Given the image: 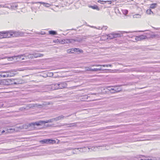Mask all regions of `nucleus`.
<instances>
[{"label": "nucleus", "instance_id": "nucleus-1", "mask_svg": "<svg viewBox=\"0 0 160 160\" xmlns=\"http://www.w3.org/2000/svg\"><path fill=\"white\" fill-rule=\"evenodd\" d=\"M22 32L19 31L14 32L12 31L1 32V39L8 38L11 37H18L22 36Z\"/></svg>", "mask_w": 160, "mask_h": 160}, {"label": "nucleus", "instance_id": "nucleus-2", "mask_svg": "<svg viewBox=\"0 0 160 160\" xmlns=\"http://www.w3.org/2000/svg\"><path fill=\"white\" fill-rule=\"evenodd\" d=\"M51 121H39V122L29 123L27 125V127L28 128L31 127V129H34L35 128V125L40 126L51 122Z\"/></svg>", "mask_w": 160, "mask_h": 160}, {"label": "nucleus", "instance_id": "nucleus-3", "mask_svg": "<svg viewBox=\"0 0 160 160\" xmlns=\"http://www.w3.org/2000/svg\"><path fill=\"white\" fill-rule=\"evenodd\" d=\"M39 142L42 144L55 143L56 141L51 139H47L40 140Z\"/></svg>", "mask_w": 160, "mask_h": 160}, {"label": "nucleus", "instance_id": "nucleus-4", "mask_svg": "<svg viewBox=\"0 0 160 160\" xmlns=\"http://www.w3.org/2000/svg\"><path fill=\"white\" fill-rule=\"evenodd\" d=\"M84 38H86L76 37L75 39H70L71 43H73L75 42H80L82 41Z\"/></svg>", "mask_w": 160, "mask_h": 160}, {"label": "nucleus", "instance_id": "nucleus-5", "mask_svg": "<svg viewBox=\"0 0 160 160\" xmlns=\"http://www.w3.org/2000/svg\"><path fill=\"white\" fill-rule=\"evenodd\" d=\"M58 89H61L66 87L67 84L65 82H61L58 83Z\"/></svg>", "mask_w": 160, "mask_h": 160}, {"label": "nucleus", "instance_id": "nucleus-6", "mask_svg": "<svg viewBox=\"0 0 160 160\" xmlns=\"http://www.w3.org/2000/svg\"><path fill=\"white\" fill-rule=\"evenodd\" d=\"M14 85H18L20 84H22L23 83L24 81L19 78L14 79Z\"/></svg>", "mask_w": 160, "mask_h": 160}, {"label": "nucleus", "instance_id": "nucleus-7", "mask_svg": "<svg viewBox=\"0 0 160 160\" xmlns=\"http://www.w3.org/2000/svg\"><path fill=\"white\" fill-rule=\"evenodd\" d=\"M8 72L7 71H1V77L5 78L8 77L10 75L8 74Z\"/></svg>", "mask_w": 160, "mask_h": 160}, {"label": "nucleus", "instance_id": "nucleus-8", "mask_svg": "<svg viewBox=\"0 0 160 160\" xmlns=\"http://www.w3.org/2000/svg\"><path fill=\"white\" fill-rule=\"evenodd\" d=\"M117 72H132L133 71V70H132V69H125L124 70H117Z\"/></svg>", "mask_w": 160, "mask_h": 160}, {"label": "nucleus", "instance_id": "nucleus-9", "mask_svg": "<svg viewBox=\"0 0 160 160\" xmlns=\"http://www.w3.org/2000/svg\"><path fill=\"white\" fill-rule=\"evenodd\" d=\"M8 79H1V86L3 85H8Z\"/></svg>", "mask_w": 160, "mask_h": 160}, {"label": "nucleus", "instance_id": "nucleus-10", "mask_svg": "<svg viewBox=\"0 0 160 160\" xmlns=\"http://www.w3.org/2000/svg\"><path fill=\"white\" fill-rule=\"evenodd\" d=\"M147 38L146 36L142 35L138 36L136 38V40L138 41H139L145 39Z\"/></svg>", "mask_w": 160, "mask_h": 160}, {"label": "nucleus", "instance_id": "nucleus-11", "mask_svg": "<svg viewBox=\"0 0 160 160\" xmlns=\"http://www.w3.org/2000/svg\"><path fill=\"white\" fill-rule=\"evenodd\" d=\"M68 117V116H64L62 115L59 116L57 117L56 118H54L52 119H50L49 120H60L62 119H66V118Z\"/></svg>", "mask_w": 160, "mask_h": 160}, {"label": "nucleus", "instance_id": "nucleus-12", "mask_svg": "<svg viewBox=\"0 0 160 160\" xmlns=\"http://www.w3.org/2000/svg\"><path fill=\"white\" fill-rule=\"evenodd\" d=\"M72 52H73V53H82L83 51L82 50L78 48H72Z\"/></svg>", "mask_w": 160, "mask_h": 160}, {"label": "nucleus", "instance_id": "nucleus-13", "mask_svg": "<svg viewBox=\"0 0 160 160\" xmlns=\"http://www.w3.org/2000/svg\"><path fill=\"white\" fill-rule=\"evenodd\" d=\"M58 83L52 84L51 85V88L52 90L58 89Z\"/></svg>", "mask_w": 160, "mask_h": 160}, {"label": "nucleus", "instance_id": "nucleus-14", "mask_svg": "<svg viewBox=\"0 0 160 160\" xmlns=\"http://www.w3.org/2000/svg\"><path fill=\"white\" fill-rule=\"evenodd\" d=\"M59 42L62 44H64V43H71L70 39H66L62 40H59Z\"/></svg>", "mask_w": 160, "mask_h": 160}, {"label": "nucleus", "instance_id": "nucleus-15", "mask_svg": "<svg viewBox=\"0 0 160 160\" xmlns=\"http://www.w3.org/2000/svg\"><path fill=\"white\" fill-rule=\"evenodd\" d=\"M24 54L26 55V56H24V57H25L26 58H27L29 59H32L33 58V54H30L29 53H26Z\"/></svg>", "mask_w": 160, "mask_h": 160}, {"label": "nucleus", "instance_id": "nucleus-16", "mask_svg": "<svg viewBox=\"0 0 160 160\" xmlns=\"http://www.w3.org/2000/svg\"><path fill=\"white\" fill-rule=\"evenodd\" d=\"M108 90H109L110 92L112 93H114L120 91V90H118V88L116 89L115 88H111L110 89H108Z\"/></svg>", "mask_w": 160, "mask_h": 160}, {"label": "nucleus", "instance_id": "nucleus-17", "mask_svg": "<svg viewBox=\"0 0 160 160\" xmlns=\"http://www.w3.org/2000/svg\"><path fill=\"white\" fill-rule=\"evenodd\" d=\"M112 2H114L113 1H101V0H98V2L102 4H104L106 2H108V4H111L112 3Z\"/></svg>", "mask_w": 160, "mask_h": 160}, {"label": "nucleus", "instance_id": "nucleus-18", "mask_svg": "<svg viewBox=\"0 0 160 160\" xmlns=\"http://www.w3.org/2000/svg\"><path fill=\"white\" fill-rule=\"evenodd\" d=\"M43 54L39 53H35L33 54V58H37L38 57H41L43 56Z\"/></svg>", "mask_w": 160, "mask_h": 160}, {"label": "nucleus", "instance_id": "nucleus-19", "mask_svg": "<svg viewBox=\"0 0 160 160\" xmlns=\"http://www.w3.org/2000/svg\"><path fill=\"white\" fill-rule=\"evenodd\" d=\"M8 85L14 84V80L13 78L8 79Z\"/></svg>", "mask_w": 160, "mask_h": 160}, {"label": "nucleus", "instance_id": "nucleus-20", "mask_svg": "<svg viewBox=\"0 0 160 160\" xmlns=\"http://www.w3.org/2000/svg\"><path fill=\"white\" fill-rule=\"evenodd\" d=\"M89 7L93 9H96L98 11H99L100 10V9L99 7L96 5H94L93 6L91 5L89 6Z\"/></svg>", "mask_w": 160, "mask_h": 160}, {"label": "nucleus", "instance_id": "nucleus-21", "mask_svg": "<svg viewBox=\"0 0 160 160\" xmlns=\"http://www.w3.org/2000/svg\"><path fill=\"white\" fill-rule=\"evenodd\" d=\"M49 34L51 35H54L57 34L56 31L53 30H50L49 31Z\"/></svg>", "mask_w": 160, "mask_h": 160}, {"label": "nucleus", "instance_id": "nucleus-22", "mask_svg": "<svg viewBox=\"0 0 160 160\" xmlns=\"http://www.w3.org/2000/svg\"><path fill=\"white\" fill-rule=\"evenodd\" d=\"M18 6L17 3H12L11 5L12 8L14 9H17Z\"/></svg>", "mask_w": 160, "mask_h": 160}, {"label": "nucleus", "instance_id": "nucleus-23", "mask_svg": "<svg viewBox=\"0 0 160 160\" xmlns=\"http://www.w3.org/2000/svg\"><path fill=\"white\" fill-rule=\"evenodd\" d=\"M158 6L157 3H153L151 4L150 6V8L152 9H154L156 8Z\"/></svg>", "mask_w": 160, "mask_h": 160}, {"label": "nucleus", "instance_id": "nucleus-24", "mask_svg": "<svg viewBox=\"0 0 160 160\" xmlns=\"http://www.w3.org/2000/svg\"><path fill=\"white\" fill-rule=\"evenodd\" d=\"M108 39H112L114 38L113 33H111L107 35Z\"/></svg>", "mask_w": 160, "mask_h": 160}, {"label": "nucleus", "instance_id": "nucleus-25", "mask_svg": "<svg viewBox=\"0 0 160 160\" xmlns=\"http://www.w3.org/2000/svg\"><path fill=\"white\" fill-rule=\"evenodd\" d=\"M72 153L73 154H77L79 153V148H76L74 149L73 151H72Z\"/></svg>", "mask_w": 160, "mask_h": 160}, {"label": "nucleus", "instance_id": "nucleus-26", "mask_svg": "<svg viewBox=\"0 0 160 160\" xmlns=\"http://www.w3.org/2000/svg\"><path fill=\"white\" fill-rule=\"evenodd\" d=\"M24 56H26V55L24 54H22L19 55H18L14 56H15V58H18L21 59L22 58V57H24Z\"/></svg>", "mask_w": 160, "mask_h": 160}, {"label": "nucleus", "instance_id": "nucleus-27", "mask_svg": "<svg viewBox=\"0 0 160 160\" xmlns=\"http://www.w3.org/2000/svg\"><path fill=\"white\" fill-rule=\"evenodd\" d=\"M103 69H102L101 68H93L91 70V71H100L102 70H103Z\"/></svg>", "mask_w": 160, "mask_h": 160}, {"label": "nucleus", "instance_id": "nucleus-28", "mask_svg": "<svg viewBox=\"0 0 160 160\" xmlns=\"http://www.w3.org/2000/svg\"><path fill=\"white\" fill-rule=\"evenodd\" d=\"M114 38H116L117 37H119L121 36V34L118 33H113Z\"/></svg>", "mask_w": 160, "mask_h": 160}, {"label": "nucleus", "instance_id": "nucleus-29", "mask_svg": "<svg viewBox=\"0 0 160 160\" xmlns=\"http://www.w3.org/2000/svg\"><path fill=\"white\" fill-rule=\"evenodd\" d=\"M39 3L42 4L45 7H48L50 6V4L48 3H46L45 2H40Z\"/></svg>", "mask_w": 160, "mask_h": 160}, {"label": "nucleus", "instance_id": "nucleus-30", "mask_svg": "<svg viewBox=\"0 0 160 160\" xmlns=\"http://www.w3.org/2000/svg\"><path fill=\"white\" fill-rule=\"evenodd\" d=\"M4 89L5 88H4L3 86H1V93L7 92L4 90Z\"/></svg>", "mask_w": 160, "mask_h": 160}, {"label": "nucleus", "instance_id": "nucleus-31", "mask_svg": "<svg viewBox=\"0 0 160 160\" xmlns=\"http://www.w3.org/2000/svg\"><path fill=\"white\" fill-rule=\"evenodd\" d=\"M146 13L148 14H150L151 13H152L153 14H154V13L151 10V9H148L146 11Z\"/></svg>", "mask_w": 160, "mask_h": 160}, {"label": "nucleus", "instance_id": "nucleus-32", "mask_svg": "<svg viewBox=\"0 0 160 160\" xmlns=\"http://www.w3.org/2000/svg\"><path fill=\"white\" fill-rule=\"evenodd\" d=\"M15 58V56H12L11 57H7L6 59L8 61H12V60L14 59V58Z\"/></svg>", "mask_w": 160, "mask_h": 160}, {"label": "nucleus", "instance_id": "nucleus-33", "mask_svg": "<svg viewBox=\"0 0 160 160\" xmlns=\"http://www.w3.org/2000/svg\"><path fill=\"white\" fill-rule=\"evenodd\" d=\"M134 18H140L141 17V15L139 14H137L133 16Z\"/></svg>", "mask_w": 160, "mask_h": 160}, {"label": "nucleus", "instance_id": "nucleus-34", "mask_svg": "<svg viewBox=\"0 0 160 160\" xmlns=\"http://www.w3.org/2000/svg\"><path fill=\"white\" fill-rule=\"evenodd\" d=\"M83 152H85L87 151H89V148L87 147H84L82 148Z\"/></svg>", "mask_w": 160, "mask_h": 160}, {"label": "nucleus", "instance_id": "nucleus-35", "mask_svg": "<svg viewBox=\"0 0 160 160\" xmlns=\"http://www.w3.org/2000/svg\"><path fill=\"white\" fill-rule=\"evenodd\" d=\"M35 105L36 107L39 108H41L45 105L43 103L42 104H36Z\"/></svg>", "mask_w": 160, "mask_h": 160}, {"label": "nucleus", "instance_id": "nucleus-36", "mask_svg": "<svg viewBox=\"0 0 160 160\" xmlns=\"http://www.w3.org/2000/svg\"><path fill=\"white\" fill-rule=\"evenodd\" d=\"M13 130L12 128H9L6 131V133H10L13 131Z\"/></svg>", "mask_w": 160, "mask_h": 160}, {"label": "nucleus", "instance_id": "nucleus-37", "mask_svg": "<svg viewBox=\"0 0 160 160\" xmlns=\"http://www.w3.org/2000/svg\"><path fill=\"white\" fill-rule=\"evenodd\" d=\"M85 70L86 71H91V70L92 69V68H89V67H86L85 68Z\"/></svg>", "mask_w": 160, "mask_h": 160}, {"label": "nucleus", "instance_id": "nucleus-38", "mask_svg": "<svg viewBox=\"0 0 160 160\" xmlns=\"http://www.w3.org/2000/svg\"><path fill=\"white\" fill-rule=\"evenodd\" d=\"M72 50V48H70L69 49H68V52L69 53H73V52H72V51L71 50Z\"/></svg>", "mask_w": 160, "mask_h": 160}, {"label": "nucleus", "instance_id": "nucleus-39", "mask_svg": "<svg viewBox=\"0 0 160 160\" xmlns=\"http://www.w3.org/2000/svg\"><path fill=\"white\" fill-rule=\"evenodd\" d=\"M122 34H123L124 33H129L131 32H126V31H121L120 32Z\"/></svg>", "mask_w": 160, "mask_h": 160}, {"label": "nucleus", "instance_id": "nucleus-40", "mask_svg": "<svg viewBox=\"0 0 160 160\" xmlns=\"http://www.w3.org/2000/svg\"><path fill=\"white\" fill-rule=\"evenodd\" d=\"M8 74H9V75H10V76H9L8 77H10L13 76V75H14V74H13V73H12L11 72H8Z\"/></svg>", "mask_w": 160, "mask_h": 160}, {"label": "nucleus", "instance_id": "nucleus-41", "mask_svg": "<svg viewBox=\"0 0 160 160\" xmlns=\"http://www.w3.org/2000/svg\"><path fill=\"white\" fill-rule=\"evenodd\" d=\"M6 58H7L6 57H4L2 55H1V59H6Z\"/></svg>", "mask_w": 160, "mask_h": 160}, {"label": "nucleus", "instance_id": "nucleus-42", "mask_svg": "<svg viewBox=\"0 0 160 160\" xmlns=\"http://www.w3.org/2000/svg\"><path fill=\"white\" fill-rule=\"evenodd\" d=\"M79 148V152H83V148Z\"/></svg>", "mask_w": 160, "mask_h": 160}, {"label": "nucleus", "instance_id": "nucleus-43", "mask_svg": "<svg viewBox=\"0 0 160 160\" xmlns=\"http://www.w3.org/2000/svg\"><path fill=\"white\" fill-rule=\"evenodd\" d=\"M128 10H125L124 11V12H123V13L125 14H128Z\"/></svg>", "mask_w": 160, "mask_h": 160}, {"label": "nucleus", "instance_id": "nucleus-44", "mask_svg": "<svg viewBox=\"0 0 160 160\" xmlns=\"http://www.w3.org/2000/svg\"><path fill=\"white\" fill-rule=\"evenodd\" d=\"M102 66V65L100 64H95L93 65V66H96V67H98V66Z\"/></svg>", "mask_w": 160, "mask_h": 160}, {"label": "nucleus", "instance_id": "nucleus-45", "mask_svg": "<svg viewBox=\"0 0 160 160\" xmlns=\"http://www.w3.org/2000/svg\"><path fill=\"white\" fill-rule=\"evenodd\" d=\"M59 40L58 39H57V40H54L53 41V42H59Z\"/></svg>", "mask_w": 160, "mask_h": 160}, {"label": "nucleus", "instance_id": "nucleus-46", "mask_svg": "<svg viewBox=\"0 0 160 160\" xmlns=\"http://www.w3.org/2000/svg\"><path fill=\"white\" fill-rule=\"evenodd\" d=\"M0 105H1V108L2 107H5V106H3V103L1 102Z\"/></svg>", "mask_w": 160, "mask_h": 160}, {"label": "nucleus", "instance_id": "nucleus-47", "mask_svg": "<svg viewBox=\"0 0 160 160\" xmlns=\"http://www.w3.org/2000/svg\"><path fill=\"white\" fill-rule=\"evenodd\" d=\"M102 66L103 67H108V64L102 65Z\"/></svg>", "mask_w": 160, "mask_h": 160}, {"label": "nucleus", "instance_id": "nucleus-48", "mask_svg": "<svg viewBox=\"0 0 160 160\" xmlns=\"http://www.w3.org/2000/svg\"><path fill=\"white\" fill-rule=\"evenodd\" d=\"M107 26H104L102 28V29L103 28V29H104L105 30H106V29H107Z\"/></svg>", "mask_w": 160, "mask_h": 160}, {"label": "nucleus", "instance_id": "nucleus-49", "mask_svg": "<svg viewBox=\"0 0 160 160\" xmlns=\"http://www.w3.org/2000/svg\"><path fill=\"white\" fill-rule=\"evenodd\" d=\"M95 159L94 158H89V159H83L82 160H93Z\"/></svg>", "mask_w": 160, "mask_h": 160}, {"label": "nucleus", "instance_id": "nucleus-50", "mask_svg": "<svg viewBox=\"0 0 160 160\" xmlns=\"http://www.w3.org/2000/svg\"><path fill=\"white\" fill-rule=\"evenodd\" d=\"M156 36V35H154V34H152V35H151V37L152 38H153V37H155Z\"/></svg>", "mask_w": 160, "mask_h": 160}, {"label": "nucleus", "instance_id": "nucleus-51", "mask_svg": "<svg viewBox=\"0 0 160 160\" xmlns=\"http://www.w3.org/2000/svg\"><path fill=\"white\" fill-rule=\"evenodd\" d=\"M71 126H74L75 125V123H72L70 124Z\"/></svg>", "mask_w": 160, "mask_h": 160}, {"label": "nucleus", "instance_id": "nucleus-52", "mask_svg": "<svg viewBox=\"0 0 160 160\" xmlns=\"http://www.w3.org/2000/svg\"><path fill=\"white\" fill-rule=\"evenodd\" d=\"M50 76H53V74L52 73H50Z\"/></svg>", "mask_w": 160, "mask_h": 160}, {"label": "nucleus", "instance_id": "nucleus-53", "mask_svg": "<svg viewBox=\"0 0 160 160\" xmlns=\"http://www.w3.org/2000/svg\"><path fill=\"white\" fill-rule=\"evenodd\" d=\"M108 66H109V67H112V65L111 64H108Z\"/></svg>", "mask_w": 160, "mask_h": 160}, {"label": "nucleus", "instance_id": "nucleus-54", "mask_svg": "<svg viewBox=\"0 0 160 160\" xmlns=\"http://www.w3.org/2000/svg\"><path fill=\"white\" fill-rule=\"evenodd\" d=\"M149 159H141L140 160H148Z\"/></svg>", "mask_w": 160, "mask_h": 160}, {"label": "nucleus", "instance_id": "nucleus-55", "mask_svg": "<svg viewBox=\"0 0 160 160\" xmlns=\"http://www.w3.org/2000/svg\"><path fill=\"white\" fill-rule=\"evenodd\" d=\"M5 132V131L3 130L2 132V133H3L4 132Z\"/></svg>", "mask_w": 160, "mask_h": 160}, {"label": "nucleus", "instance_id": "nucleus-56", "mask_svg": "<svg viewBox=\"0 0 160 160\" xmlns=\"http://www.w3.org/2000/svg\"><path fill=\"white\" fill-rule=\"evenodd\" d=\"M22 60H24L25 59L24 58H22Z\"/></svg>", "mask_w": 160, "mask_h": 160}, {"label": "nucleus", "instance_id": "nucleus-57", "mask_svg": "<svg viewBox=\"0 0 160 160\" xmlns=\"http://www.w3.org/2000/svg\"><path fill=\"white\" fill-rule=\"evenodd\" d=\"M0 6H1V7H4V6H2V5H1Z\"/></svg>", "mask_w": 160, "mask_h": 160}, {"label": "nucleus", "instance_id": "nucleus-58", "mask_svg": "<svg viewBox=\"0 0 160 160\" xmlns=\"http://www.w3.org/2000/svg\"><path fill=\"white\" fill-rule=\"evenodd\" d=\"M90 36L89 35H88V36H84V37H89V36Z\"/></svg>", "mask_w": 160, "mask_h": 160}, {"label": "nucleus", "instance_id": "nucleus-59", "mask_svg": "<svg viewBox=\"0 0 160 160\" xmlns=\"http://www.w3.org/2000/svg\"><path fill=\"white\" fill-rule=\"evenodd\" d=\"M130 66H131L130 65H127V66H125L126 67H128V66L130 67Z\"/></svg>", "mask_w": 160, "mask_h": 160}, {"label": "nucleus", "instance_id": "nucleus-60", "mask_svg": "<svg viewBox=\"0 0 160 160\" xmlns=\"http://www.w3.org/2000/svg\"><path fill=\"white\" fill-rule=\"evenodd\" d=\"M129 37H130V36H129V35H127Z\"/></svg>", "mask_w": 160, "mask_h": 160}, {"label": "nucleus", "instance_id": "nucleus-61", "mask_svg": "<svg viewBox=\"0 0 160 160\" xmlns=\"http://www.w3.org/2000/svg\"><path fill=\"white\" fill-rule=\"evenodd\" d=\"M141 156L142 157H144V156L143 155H141Z\"/></svg>", "mask_w": 160, "mask_h": 160}, {"label": "nucleus", "instance_id": "nucleus-62", "mask_svg": "<svg viewBox=\"0 0 160 160\" xmlns=\"http://www.w3.org/2000/svg\"><path fill=\"white\" fill-rule=\"evenodd\" d=\"M68 148V149H71L70 148Z\"/></svg>", "mask_w": 160, "mask_h": 160}, {"label": "nucleus", "instance_id": "nucleus-63", "mask_svg": "<svg viewBox=\"0 0 160 160\" xmlns=\"http://www.w3.org/2000/svg\"><path fill=\"white\" fill-rule=\"evenodd\" d=\"M3 110H1V111H3Z\"/></svg>", "mask_w": 160, "mask_h": 160}, {"label": "nucleus", "instance_id": "nucleus-64", "mask_svg": "<svg viewBox=\"0 0 160 160\" xmlns=\"http://www.w3.org/2000/svg\"><path fill=\"white\" fill-rule=\"evenodd\" d=\"M44 33H42L41 34H43Z\"/></svg>", "mask_w": 160, "mask_h": 160}]
</instances>
